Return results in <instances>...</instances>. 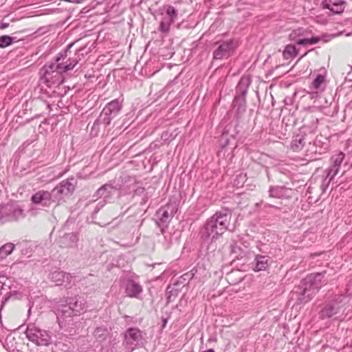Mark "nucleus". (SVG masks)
Wrapping results in <instances>:
<instances>
[{
	"label": "nucleus",
	"mask_w": 352,
	"mask_h": 352,
	"mask_svg": "<svg viewBox=\"0 0 352 352\" xmlns=\"http://www.w3.org/2000/svg\"><path fill=\"white\" fill-rule=\"evenodd\" d=\"M232 219V212L227 208H223L216 212L206 221L200 231L201 239L203 244H210L217 240L226 230H230L229 226Z\"/></svg>",
	"instance_id": "1"
},
{
	"label": "nucleus",
	"mask_w": 352,
	"mask_h": 352,
	"mask_svg": "<svg viewBox=\"0 0 352 352\" xmlns=\"http://www.w3.org/2000/svg\"><path fill=\"white\" fill-rule=\"evenodd\" d=\"M325 274L326 272L312 273L300 281L293 294L296 296V304L305 305L314 298L320 289L328 282Z\"/></svg>",
	"instance_id": "2"
},
{
	"label": "nucleus",
	"mask_w": 352,
	"mask_h": 352,
	"mask_svg": "<svg viewBox=\"0 0 352 352\" xmlns=\"http://www.w3.org/2000/svg\"><path fill=\"white\" fill-rule=\"evenodd\" d=\"M74 44V43H72L68 45L64 52L58 54L54 62L46 64L41 69V78L47 83V86L63 82V74L65 72L63 71V62L60 61L67 56V53Z\"/></svg>",
	"instance_id": "3"
},
{
	"label": "nucleus",
	"mask_w": 352,
	"mask_h": 352,
	"mask_svg": "<svg viewBox=\"0 0 352 352\" xmlns=\"http://www.w3.org/2000/svg\"><path fill=\"white\" fill-rule=\"evenodd\" d=\"M311 32L308 31L306 29L302 28H299L298 29L294 30L289 35V39L292 41L296 42L298 45H314L318 43L320 40H324V42L329 41L331 38L336 37L337 36L342 35V32H340L338 34H331V35H323L322 37L315 36L311 37L310 38H308L309 34Z\"/></svg>",
	"instance_id": "4"
},
{
	"label": "nucleus",
	"mask_w": 352,
	"mask_h": 352,
	"mask_svg": "<svg viewBox=\"0 0 352 352\" xmlns=\"http://www.w3.org/2000/svg\"><path fill=\"white\" fill-rule=\"evenodd\" d=\"M86 310L87 305L84 298L75 296L69 298L66 300V304L62 305L60 308L57 309V315L63 317H71L84 313Z\"/></svg>",
	"instance_id": "5"
},
{
	"label": "nucleus",
	"mask_w": 352,
	"mask_h": 352,
	"mask_svg": "<svg viewBox=\"0 0 352 352\" xmlns=\"http://www.w3.org/2000/svg\"><path fill=\"white\" fill-rule=\"evenodd\" d=\"M122 107V101L118 98L107 103L103 108L98 118L94 122L93 129L98 127L100 124H103L104 126L109 125L111 120L118 115Z\"/></svg>",
	"instance_id": "6"
},
{
	"label": "nucleus",
	"mask_w": 352,
	"mask_h": 352,
	"mask_svg": "<svg viewBox=\"0 0 352 352\" xmlns=\"http://www.w3.org/2000/svg\"><path fill=\"white\" fill-rule=\"evenodd\" d=\"M251 80L248 76H243L236 87V96L233 100L234 107L238 115H242L246 110L245 96Z\"/></svg>",
	"instance_id": "7"
},
{
	"label": "nucleus",
	"mask_w": 352,
	"mask_h": 352,
	"mask_svg": "<svg viewBox=\"0 0 352 352\" xmlns=\"http://www.w3.org/2000/svg\"><path fill=\"white\" fill-rule=\"evenodd\" d=\"M25 217V210L17 204H7L0 208V221L2 223L17 222Z\"/></svg>",
	"instance_id": "8"
},
{
	"label": "nucleus",
	"mask_w": 352,
	"mask_h": 352,
	"mask_svg": "<svg viewBox=\"0 0 352 352\" xmlns=\"http://www.w3.org/2000/svg\"><path fill=\"white\" fill-rule=\"evenodd\" d=\"M25 335L30 342L38 346H47L52 342V337L49 333L34 324L28 325Z\"/></svg>",
	"instance_id": "9"
},
{
	"label": "nucleus",
	"mask_w": 352,
	"mask_h": 352,
	"mask_svg": "<svg viewBox=\"0 0 352 352\" xmlns=\"http://www.w3.org/2000/svg\"><path fill=\"white\" fill-rule=\"evenodd\" d=\"M74 182L73 178L63 180L50 191L54 204H56V206L60 205L65 197L71 195L74 191L75 184Z\"/></svg>",
	"instance_id": "10"
},
{
	"label": "nucleus",
	"mask_w": 352,
	"mask_h": 352,
	"mask_svg": "<svg viewBox=\"0 0 352 352\" xmlns=\"http://www.w3.org/2000/svg\"><path fill=\"white\" fill-rule=\"evenodd\" d=\"M142 332L137 328L131 327L125 332L124 345L128 352H131L142 344Z\"/></svg>",
	"instance_id": "11"
},
{
	"label": "nucleus",
	"mask_w": 352,
	"mask_h": 352,
	"mask_svg": "<svg viewBox=\"0 0 352 352\" xmlns=\"http://www.w3.org/2000/svg\"><path fill=\"white\" fill-rule=\"evenodd\" d=\"M342 296H338L333 300L327 303L320 312V318L322 319L329 318L338 314L342 307Z\"/></svg>",
	"instance_id": "12"
},
{
	"label": "nucleus",
	"mask_w": 352,
	"mask_h": 352,
	"mask_svg": "<svg viewBox=\"0 0 352 352\" xmlns=\"http://www.w3.org/2000/svg\"><path fill=\"white\" fill-rule=\"evenodd\" d=\"M235 47L236 45L233 41H224L220 43L213 52V58L215 60L228 58L231 56Z\"/></svg>",
	"instance_id": "13"
},
{
	"label": "nucleus",
	"mask_w": 352,
	"mask_h": 352,
	"mask_svg": "<svg viewBox=\"0 0 352 352\" xmlns=\"http://www.w3.org/2000/svg\"><path fill=\"white\" fill-rule=\"evenodd\" d=\"M33 204L49 208L54 204L50 191L41 190L35 192L31 197Z\"/></svg>",
	"instance_id": "14"
},
{
	"label": "nucleus",
	"mask_w": 352,
	"mask_h": 352,
	"mask_svg": "<svg viewBox=\"0 0 352 352\" xmlns=\"http://www.w3.org/2000/svg\"><path fill=\"white\" fill-rule=\"evenodd\" d=\"M78 241L77 235L74 232H71L65 233L63 236H59L57 243L60 248H69L76 247Z\"/></svg>",
	"instance_id": "15"
},
{
	"label": "nucleus",
	"mask_w": 352,
	"mask_h": 352,
	"mask_svg": "<svg viewBox=\"0 0 352 352\" xmlns=\"http://www.w3.org/2000/svg\"><path fill=\"white\" fill-rule=\"evenodd\" d=\"M344 156V153L340 152L331 157V161L332 164L327 170L328 172V176L331 175V178H333L334 176L337 175Z\"/></svg>",
	"instance_id": "16"
},
{
	"label": "nucleus",
	"mask_w": 352,
	"mask_h": 352,
	"mask_svg": "<svg viewBox=\"0 0 352 352\" xmlns=\"http://www.w3.org/2000/svg\"><path fill=\"white\" fill-rule=\"evenodd\" d=\"M270 262V256L257 254L252 263V269L255 272L264 271L269 267Z\"/></svg>",
	"instance_id": "17"
},
{
	"label": "nucleus",
	"mask_w": 352,
	"mask_h": 352,
	"mask_svg": "<svg viewBox=\"0 0 352 352\" xmlns=\"http://www.w3.org/2000/svg\"><path fill=\"white\" fill-rule=\"evenodd\" d=\"M117 192V188L111 184H105L102 186L97 191L96 195L100 197H103V200L108 201L113 195Z\"/></svg>",
	"instance_id": "18"
},
{
	"label": "nucleus",
	"mask_w": 352,
	"mask_h": 352,
	"mask_svg": "<svg viewBox=\"0 0 352 352\" xmlns=\"http://www.w3.org/2000/svg\"><path fill=\"white\" fill-rule=\"evenodd\" d=\"M169 206H166V207L160 208L156 213V217L157 218V223L160 226H164L166 223H168L173 216V212H169Z\"/></svg>",
	"instance_id": "19"
},
{
	"label": "nucleus",
	"mask_w": 352,
	"mask_h": 352,
	"mask_svg": "<svg viewBox=\"0 0 352 352\" xmlns=\"http://www.w3.org/2000/svg\"><path fill=\"white\" fill-rule=\"evenodd\" d=\"M142 290V286L133 280H129L126 283L125 292L129 297L138 298Z\"/></svg>",
	"instance_id": "20"
},
{
	"label": "nucleus",
	"mask_w": 352,
	"mask_h": 352,
	"mask_svg": "<svg viewBox=\"0 0 352 352\" xmlns=\"http://www.w3.org/2000/svg\"><path fill=\"white\" fill-rule=\"evenodd\" d=\"M82 50V49H79L73 57L69 58L66 62L63 63V71H65L66 73L75 67L83 56L82 54H80V52Z\"/></svg>",
	"instance_id": "21"
},
{
	"label": "nucleus",
	"mask_w": 352,
	"mask_h": 352,
	"mask_svg": "<svg viewBox=\"0 0 352 352\" xmlns=\"http://www.w3.org/2000/svg\"><path fill=\"white\" fill-rule=\"evenodd\" d=\"M288 189L285 186H270L269 189V196L270 197L283 199L289 198L287 195Z\"/></svg>",
	"instance_id": "22"
},
{
	"label": "nucleus",
	"mask_w": 352,
	"mask_h": 352,
	"mask_svg": "<svg viewBox=\"0 0 352 352\" xmlns=\"http://www.w3.org/2000/svg\"><path fill=\"white\" fill-rule=\"evenodd\" d=\"M51 280L54 282L57 285H61L64 283H69L70 281L71 276L69 274L64 272L56 271L51 274Z\"/></svg>",
	"instance_id": "23"
},
{
	"label": "nucleus",
	"mask_w": 352,
	"mask_h": 352,
	"mask_svg": "<svg viewBox=\"0 0 352 352\" xmlns=\"http://www.w3.org/2000/svg\"><path fill=\"white\" fill-rule=\"evenodd\" d=\"M305 145V138L302 135L298 134L293 138L290 148L294 152L300 151Z\"/></svg>",
	"instance_id": "24"
},
{
	"label": "nucleus",
	"mask_w": 352,
	"mask_h": 352,
	"mask_svg": "<svg viewBox=\"0 0 352 352\" xmlns=\"http://www.w3.org/2000/svg\"><path fill=\"white\" fill-rule=\"evenodd\" d=\"M298 54V50L292 44L287 45L283 51V56L285 59H289L296 56Z\"/></svg>",
	"instance_id": "25"
},
{
	"label": "nucleus",
	"mask_w": 352,
	"mask_h": 352,
	"mask_svg": "<svg viewBox=\"0 0 352 352\" xmlns=\"http://www.w3.org/2000/svg\"><path fill=\"white\" fill-rule=\"evenodd\" d=\"M107 329L104 327H97L94 332V336L98 342L104 341L107 338Z\"/></svg>",
	"instance_id": "26"
},
{
	"label": "nucleus",
	"mask_w": 352,
	"mask_h": 352,
	"mask_svg": "<svg viewBox=\"0 0 352 352\" xmlns=\"http://www.w3.org/2000/svg\"><path fill=\"white\" fill-rule=\"evenodd\" d=\"M15 42H16V37L2 35L0 36V48H6Z\"/></svg>",
	"instance_id": "27"
},
{
	"label": "nucleus",
	"mask_w": 352,
	"mask_h": 352,
	"mask_svg": "<svg viewBox=\"0 0 352 352\" xmlns=\"http://www.w3.org/2000/svg\"><path fill=\"white\" fill-rule=\"evenodd\" d=\"M15 248L12 243H7L0 248V256L5 257L10 254Z\"/></svg>",
	"instance_id": "28"
},
{
	"label": "nucleus",
	"mask_w": 352,
	"mask_h": 352,
	"mask_svg": "<svg viewBox=\"0 0 352 352\" xmlns=\"http://www.w3.org/2000/svg\"><path fill=\"white\" fill-rule=\"evenodd\" d=\"M344 1H340L337 3H333L332 8L331 9V12L333 14H341L344 12Z\"/></svg>",
	"instance_id": "29"
},
{
	"label": "nucleus",
	"mask_w": 352,
	"mask_h": 352,
	"mask_svg": "<svg viewBox=\"0 0 352 352\" xmlns=\"http://www.w3.org/2000/svg\"><path fill=\"white\" fill-rule=\"evenodd\" d=\"M166 14L170 17L168 20L173 23L177 15V10L173 6H169L166 9Z\"/></svg>",
	"instance_id": "30"
},
{
	"label": "nucleus",
	"mask_w": 352,
	"mask_h": 352,
	"mask_svg": "<svg viewBox=\"0 0 352 352\" xmlns=\"http://www.w3.org/2000/svg\"><path fill=\"white\" fill-rule=\"evenodd\" d=\"M324 78L322 75L318 74L312 82V85L315 89H318L321 84L324 82Z\"/></svg>",
	"instance_id": "31"
},
{
	"label": "nucleus",
	"mask_w": 352,
	"mask_h": 352,
	"mask_svg": "<svg viewBox=\"0 0 352 352\" xmlns=\"http://www.w3.org/2000/svg\"><path fill=\"white\" fill-rule=\"evenodd\" d=\"M172 23L173 22H170V20H168L167 21H162L160 25V30L162 32H168Z\"/></svg>",
	"instance_id": "32"
},
{
	"label": "nucleus",
	"mask_w": 352,
	"mask_h": 352,
	"mask_svg": "<svg viewBox=\"0 0 352 352\" xmlns=\"http://www.w3.org/2000/svg\"><path fill=\"white\" fill-rule=\"evenodd\" d=\"M107 201L106 200L100 201L96 206L93 212L92 217H94V215L96 214L107 204Z\"/></svg>",
	"instance_id": "33"
},
{
	"label": "nucleus",
	"mask_w": 352,
	"mask_h": 352,
	"mask_svg": "<svg viewBox=\"0 0 352 352\" xmlns=\"http://www.w3.org/2000/svg\"><path fill=\"white\" fill-rule=\"evenodd\" d=\"M333 3L331 0H323L321 3V6L323 9H329L331 11Z\"/></svg>",
	"instance_id": "34"
},
{
	"label": "nucleus",
	"mask_w": 352,
	"mask_h": 352,
	"mask_svg": "<svg viewBox=\"0 0 352 352\" xmlns=\"http://www.w3.org/2000/svg\"><path fill=\"white\" fill-rule=\"evenodd\" d=\"M333 178H331V175L327 176V177L323 180L322 184H321V188L322 191H324L326 188L328 186L329 182Z\"/></svg>",
	"instance_id": "35"
},
{
	"label": "nucleus",
	"mask_w": 352,
	"mask_h": 352,
	"mask_svg": "<svg viewBox=\"0 0 352 352\" xmlns=\"http://www.w3.org/2000/svg\"><path fill=\"white\" fill-rule=\"evenodd\" d=\"M185 276H190V278H192L194 276V274H186Z\"/></svg>",
	"instance_id": "36"
},
{
	"label": "nucleus",
	"mask_w": 352,
	"mask_h": 352,
	"mask_svg": "<svg viewBox=\"0 0 352 352\" xmlns=\"http://www.w3.org/2000/svg\"><path fill=\"white\" fill-rule=\"evenodd\" d=\"M203 352H214V351L212 349H208L206 351H204Z\"/></svg>",
	"instance_id": "37"
},
{
	"label": "nucleus",
	"mask_w": 352,
	"mask_h": 352,
	"mask_svg": "<svg viewBox=\"0 0 352 352\" xmlns=\"http://www.w3.org/2000/svg\"><path fill=\"white\" fill-rule=\"evenodd\" d=\"M265 207H272V205L268 204H266L265 205Z\"/></svg>",
	"instance_id": "38"
},
{
	"label": "nucleus",
	"mask_w": 352,
	"mask_h": 352,
	"mask_svg": "<svg viewBox=\"0 0 352 352\" xmlns=\"http://www.w3.org/2000/svg\"><path fill=\"white\" fill-rule=\"evenodd\" d=\"M30 311H31V307H30V308H29V309H28V312L30 313Z\"/></svg>",
	"instance_id": "39"
},
{
	"label": "nucleus",
	"mask_w": 352,
	"mask_h": 352,
	"mask_svg": "<svg viewBox=\"0 0 352 352\" xmlns=\"http://www.w3.org/2000/svg\"><path fill=\"white\" fill-rule=\"evenodd\" d=\"M351 71H352V66H351Z\"/></svg>",
	"instance_id": "40"
},
{
	"label": "nucleus",
	"mask_w": 352,
	"mask_h": 352,
	"mask_svg": "<svg viewBox=\"0 0 352 352\" xmlns=\"http://www.w3.org/2000/svg\"><path fill=\"white\" fill-rule=\"evenodd\" d=\"M0 294H1V292H0Z\"/></svg>",
	"instance_id": "41"
}]
</instances>
